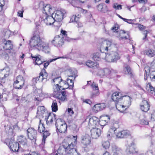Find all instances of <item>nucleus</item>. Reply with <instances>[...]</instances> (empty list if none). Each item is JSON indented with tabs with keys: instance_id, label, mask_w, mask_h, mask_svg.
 <instances>
[{
	"instance_id": "58",
	"label": "nucleus",
	"mask_w": 155,
	"mask_h": 155,
	"mask_svg": "<svg viewBox=\"0 0 155 155\" xmlns=\"http://www.w3.org/2000/svg\"><path fill=\"white\" fill-rule=\"evenodd\" d=\"M124 21H125L126 22H127V23H129V24H131L132 23V21L131 19H127L126 18H123L122 19Z\"/></svg>"
},
{
	"instance_id": "35",
	"label": "nucleus",
	"mask_w": 155,
	"mask_h": 155,
	"mask_svg": "<svg viewBox=\"0 0 155 155\" xmlns=\"http://www.w3.org/2000/svg\"><path fill=\"white\" fill-rule=\"evenodd\" d=\"M105 53H102L101 54H100L99 53H96L93 54V58L94 60L95 61H99L101 58H103L102 57L101 55H104L103 54Z\"/></svg>"
},
{
	"instance_id": "13",
	"label": "nucleus",
	"mask_w": 155,
	"mask_h": 155,
	"mask_svg": "<svg viewBox=\"0 0 155 155\" xmlns=\"http://www.w3.org/2000/svg\"><path fill=\"white\" fill-rule=\"evenodd\" d=\"M80 141L81 144L86 147L91 143V139L88 134H85L81 136Z\"/></svg>"
},
{
	"instance_id": "40",
	"label": "nucleus",
	"mask_w": 155,
	"mask_h": 155,
	"mask_svg": "<svg viewBox=\"0 0 155 155\" xmlns=\"http://www.w3.org/2000/svg\"><path fill=\"white\" fill-rule=\"evenodd\" d=\"M12 32L9 30L5 29L4 30L3 35L6 39L8 38L11 35Z\"/></svg>"
},
{
	"instance_id": "12",
	"label": "nucleus",
	"mask_w": 155,
	"mask_h": 155,
	"mask_svg": "<svg viewBox=\"0 0 155 155\" xmlns=\"http://www.w3.org/2000/svg\"><path fill=\"white\" fill-rule=\"evenodd\" d=\"M73 143L71 142L70 144L64 142L63 143V147L65 149V151L67 152V151L69 149L73 150H74L73 148L74 147L76 144L77 136H73Z\"/></svg>"
},
{
	"instance_id": "14",
	"label": "nucleus",
	"mask_w": 155,
	"mask_h": 155,
	"mask_svg": "<svg viewBox=\"0 0 155 155\" xmlns=\"http://www.w3.org/2000/svg\"><path fill=\"white\" fill-rule=\"evenodd\" d=\"M99 119L95 117H93L89 119L88 125L89 127H96L98 126Z\"/></svg>"
},
{
	"instance_id": "56",
	"label": "nucleus",
	"mask_w": 155,
	"mask_h": 155,
	"mask_svg": "<svg viewBox=\"0 0 155 155\" xmlns=\"http://www.w3.org/2000/svg\"><path fill=\"white\" fill-rule=\"evenodd\" d=\"M79 18L76 16V15L73 16L71 18V20L72 21H74L76 22H77L78 21Z\"/></svg>"
},
{
	"instance_id": "23",
	"label": "nucleus",
	"mask_w": 155,
	"mask_h": 155,
	"mask_svg": "<svg viewBox=\"0 0 155 155\" xmlns=\"http://www.w3.org/2000/svg\"><path fill=\"white\" fill-rule=\"evenodd\" d=\"M11 149L14 152L18 151L19 148V143L16 142L11 141L9 143Z\"/></svg>"
},
{
	"instance_id": "44",
	"label": "nucleus",
	"mask_w": 155,
	"mask_h": 155,
	"mask_svg": "<svg viewBox=\"0 0 155 155\" xmlns=\"http://www.w3.org/2000/svg\"><path fill=\"white\" fill-rule=\"evenodd\" d=\"M140 123L141 124L146 125L148 124V121L146 117H144L143 118H140Z\"/></svg>"
},
{
	"instance_id": "22",
	"label": "nucleus",
	"mask_w": 155,
	"mask_h": 155,
	"mask_svg": "<svg viewBox=\"0 0 155 155\" xmlns=\"http://www.w3.org/2000/svg\"><path fill=\"white\" fill-rule=\"evenodd\" d=\"M2 46L3 49L9 51L12 49L13 47V45L10 40L4 41L2 43Z\"/></svg>"
},
{
	"instance_id": "19",
	"label": "nucleus",
	"mask_w": 155,
	"mask_h": 155,
	"mask_svg": "<svg viewBox=\"0 0 155 155\" xmlns=\"http://www.w3.org/2000/svg\"><path fill=\"white\" fill-rule=\"evenodd\" d=\"M130 135V132L127 130H123L118 132L116 137L118 138L126 137Z\"/></svg>"
},
{
	"instance_id": "57",
	"label": "nucleus",
	"mask_w": 155,
	"mask_h": 155,
	"mask_svg": "<svg viewBox=\"0 0 155 155\" xmlns=\"http://www.w3.org/2000/svg\"><path fill=\"white\" fill-rule=\"evenodd\" d=\"M145 70L146 75L147 76V74H148H148L149 73L150 71V67L147 66H145Z\"/></svg>"
},
{
	"instance_id": "25",
	"label": "nucleus",
	"mask_w": 155,
	"mask_h": 155,
	"mask_svg": "<svg viewBox=\"0 0 155 155\" xmlns=\"http://www.w3.org/2000/svg\"><path fill=\"white\" fill-rule=\"evenodd\" d=\"M123 98L120 92H115L112 94L111 98L114 101H118Z\"/></svg>"
},
{
	"instance_id": "45",
	"label": "nucleus",
	"mask_w": 155,
	"mask_h": 155,
	"mask_svg": "<svg viewBox=\"0 0 155 155\" xmlns=\"http://www.w3.org/2000/svg\"><path fill=\"white\" fill-rule=\"evenodd\" d=\"M66 58V57H62L58 58H54V59H50V60H48L47 61V62L45 63H44V67L45 68H46L48 67V65L49 64V63H50L51 62H52L53 61H55L57 59H59V58Z\"/></svg>"
},
{
	"instance_id": "36",
	"label": "nucleus",
	"mask_w": 155,
	"mask_h": 155,
	"mask_svg": "<svg viewBox=\"0 0 155 155\" xmlns=\"http://www.w3.org/2000/svg\"><path fill=\"white\" fill-rule=\"evenodd\" d=\"M146 89L148 93L152 94L154 92V88L151 85L150 83H148L147 84Z\"/></svg>"
},
{
	"instance_id": "18",
	"label": "nucleus",
	"mask_w": 155,
	"mask_h": 155,
	"mask_svg": "<svg viewBox=\"0 0 155 155\" xmlns=\"http://www.w3.org/2000/svg\"><path fill=\"white\" fill-rule=\"evenodd\" d=\"M110 118L108 116H103L100 117L99 121V125L103 126L105 125L110 121Z\"/></svg>"
},
{
	"instance_id": "63",
	"label": "nucleus",
	"mask_w": 155,
	"mask_h": 155,
	"mask_svg": "<svg viewBox=\"0 0 155 155\" xmlns=\"http://www.w3.org/2000/svg\"><path fill=\"white\" fill-rule=\"evenodd\" d=\"M138 27L140 30H142L145 28V27L144 26L141 24H140L138 25Z\"/></svg>"
},
{
	"instance_id": "46",
	"label": "nucleus",
	"mask_w": 155,
	"mask_h": 155,
	"mask_svg": "<svg viewBox=\"0 0 155 155\" xmlns=\"http://www.w3.org/2000/svg\"><path fill=\"white\" fill-rule=\"evenodd\" d=\"M121 150L118 147L113 148L112 151L113 155H118L121 152Z\"/></svg>"
},
{
	"instance_id": "31",
	"label": "nucleus",
	"mask_w": 155,
	"mask_h": 155,
	"mask_svg": "<svg viewBox=\"0 0 155 155\" xmlns=\"http://www.w3.org/2000/svg\"><path fill=\"white\" fill-rule=\"evenodd\" d=\"M47 124L48 125H50L54 120L55 119V117L54 114L51 115V114H48V116L47 118H45Z\"/></svg>"
},
{
	"instance_id": "11",
	"label": "nucleus",
	"mask_w": 155,
	"mask_h": 155,
	"mask_svg": "<svg viewBox=\"0 0 155 155\" xmlns=\"http://www.w3.org/2000/svg\"><path fill=\"white\" fill-rule=\"evenodd\" d=\"M48 76V74L45 69L42 70L39 74V75L35 78H33L32 81L34 84L37 83V81H42L44 79H46Z\"/></svg>"
},
{
	"instance_id": "15",
	"label": "nucleus",
	"mask_w": 155,
	"mask_h": 155,
	"mask_svg": "<svg viewBox=\"0 0 155 155\" xmlns=\"http://www.w3.org/2000/svg\"><path fill=\"white\" fill-rule=\"evenodd\" d=\"M126 151L129 154L137 153L138 152V150L135 146V143L132 142L127 147Z\"/></svg>"
},
{
	"instance_id": "2",
	"label": "nucleus",
	"mask_w": 155,
	"mask_h": 155,
	"mask_svg": "<svg viewBox=\"0 0 155 155\" xmlns=\"http://www.w3.org/2000/svg\"><path fill=\"white\" fill-rule=\"evenodd\" d=\"M44 42H42L39 35H34L30 41V45L31 47H34L39 50L42 48V45Z\"/></svg>"
},
{
	"instance_id": "6",
	"label": "nucleus",
	"mask_w": 155,
	"mask_h": 155,
	"mask_svg": "<svg viewBox=\"0 0 155 155\" xmlns=\"http://www.w3.org/2000/svg\"><path fill=\"white\" fill-rule=\"evenodd\" d=\"M55 125L60 133H64L67 130V125L62 119H57L56 121Z\"/></svg>"
},
{
	"instance_id": "17",
	"label": "nucleus",
	"mask_w": 155,
	"mask_h": 155,
	"mask_svg": "<svg viewBox=\"0 0 155 155\" xmlns=\"http://www.w3.org/2000/svg\"><path fill=\"white\" fill-rule=\"evenodd\" d=\"M150 105L148 101L145 100H143L140 105V109L144 112H147L150 109Z\"/></svg>"
},
{
	"instance_id": "29",
	"label": "nucleus",
	"mask_w": 155,
	"mask_h": 155,
	"mask_svg": "<svg viewBox=\"0 0 155 155\" xmlns=\"http://www.w3.org/2000/svg\"><path fill=\"white\" fill-rule=\"evenodd\" d=\"M9 71L10 69L8 67L4 69L1 72H0V77H2V78L7 77L9 74Z\"/></svg>"
},
{
	"instance_id": "39",
	"label": "nucleus",
	"mask_w": 155,
	"mask_h": 155,
	"mask_svg": "<svg viewBox=\"0 0 155 155\" xmlns=\"http://www.w3.org/2000/svg\"><path fill=\"white\" fill-rule=\"evenodd\" d=\"M45 107L43 106H39L37 109V114L39 115H42L45 112Z\"/></svg>"
},
{
	"instance_id": "21",
	"label": "nucleus",
	"mask_w": 155,
	"mask_h": 155,
	"mask_svg": "<svg viewBox=\"0 0 155 155\" xmlns=\"http://www.w3.org/2000/svg\"><path fill=\"white\" fill-rule=\"evenodd\" d=\"M111 72V71L110 69L106 68L103 70H99L98 72L97 75L101 77L102 78L105 75L110 74Z\"/></svg>"
},
{
	"instance_id": "53",
	"label": "nucleus",
	"mask_w": 155,
	"mask_h": 155,
	"mask_svg": "<svg viewBox=\"0 0 155 155\" xmlns=\"http://www.w3.org/2000/svg\"><path fill=\"white\" fill-rule=\"evenodd\" d=\"M61 80H62V79L60 77L55 78L52 80L53 82H56V83L58 82L59 84V82Z\"/></svg>"
},
{
	"instance_id": "33",
	"label": "nucleus",
	"mask_w": 155,
	"mask_h": 155,
	"mask_svg": "<svg viewBox=\"0 0 155 155\" xmlns=\"http://www.w3.org/2000/svg\"><path fill=\"white\" fill-rule=\"evenodd\" d=\"M42 48L39 49V50H42L45 53H49L50 51V48L48 44L44 42L42 45Z\"/></svg>"
},
{
	"instance_id": "54",
	"label": "nucleus",
	"mask_w": 155,
	"mask_h": 155,
	"mask_svg": "<svg viewBox=\"0 0 155 155\" xmlns=\"http://www.w3.org/2000/svg\"><path fill=\"white\" fill-rule=\"evenodd\" d=\"M5 4V2L4 0H0V12L2 10V8Z\"/></svg>"
},
{
	"instance_id": "30",
	"label": "nucleus",
	"mask_w": 155,
	"mask_h": 155,
	"mask_svg": "<svg viewBox=\"0 0 155 155\" xmlns=\"http://www.w3.org/2000/svg\"><path fill=\"white\" fill-rule=\"evenodd\" d=\"M18 140L20 143L23 146L27 145V141L25 137L21 135L18 137Z\"/></svg>"
},
{
	"instance_id": "62",
	"label": "nucleus",
	"mask_w": 155,
	"mask_h": 155,
	"mask_svg": "<svg viewBox=\"0 0 155 155\" xmlns=\"http://www.w3.org/2000/svg\"><path fill=\"white\" fill-rule=\"evenodd\" d=\"M150 67L151 68L155 69V60H154L150 64Z\"/></svg>"
},
{
	"instance_id": "28",
	"label": "nucleus",
	"mask_w": 155,
	"mask_h": 155,
	"mask_svg": "<svg viewBox=\"0 0 155 155\" xmlns=\"http://www.w3.org/2000/svg\"><path fill=\"white\" fill-rule=\"evenodd\" d=\"M31 57L34 61L35 60V62H34L35 65H40L42 63L43 61L41 60V56L40 55L33 56L31 55Z\"/></svg>"
},
{
	"instance_id": "64",
	"label": "nucleus",
	"mask_w": 155,
	"mask_h": 155,
	"mask_svg": "<svg viewBox=\"0 0 155 155\" xmlns=\"http://www.w3.org/2000/svg\"><path fill=\"white\" fill-rule=\"evenodd\" d=\"M68 110L70 115H72L74 114V112L71 108H68Z\"/></svg>"
},
{
	"instance_id": "47",
	"label": "nucleus",
	"mask_w": 155,
	"mask_h": 155,
	"mask_svg": "<svg viewBox=\"0 0 155 155\" xmlns=\"http://www.w3.org/2000/svg\"><path fill=\"white\" fill-rule=\"evenodd\" d=\"M59 84L60 85L59 86V88H60V86H62V87L61 88V90H62L63 89H62V87H65L67 86V80L66 81H64L62 80H62H61L59 82Z\"/></svg>"
},
{
	"instance_id": "61",
	"label": "nucleus",
	"mask_w": 155,
	"mask_h": 155,
	"mask_svg": "<svg viewBox=\"0 0 155 155\" xmlns=\"http://www.w3.org/2000/svg\"><path fill=\"white\" fill-rule=\"evenodd\" d=\"M137 1L139 3L143 4L146 3L147 2V0H137Z\"/></svg>"
},
{
	"instance_id": "9",
	"label": "nucleus",
	"mask_w": 155,
	"mask_h": 155,
	"mask_svg": "<svg viewBox=\"0 0 155 155\" xmlns=\"http://www.w3.org/2000/svg\"><path fill=\"white\" fill-rule=\"evenodd\" d=\"M64 38L61 35H58L54 37L51 41L52 45L56 47H60L64 44Z\"/></svg>"
},
{
	"instance_id": "37",
	"label": "nucleus",
	"mask_w": 155,
	"mask_h": 155,
	"mask_svg": "<svg viewBox=\"0 0 155 155\" xmlns=\"http://www.w3.org/2000/svg\"><path fill=\"white\" fill-rule=\"evenodd\" d=\"M124 71L125 74H128L130 76L132 75V70L130 67L127 65H125Z\"/></svg>"
},
{
	"instance_id": "41",
	"label": "nucleus",
	"mask_w": 155,
	"mask_h": 155,
	"mask_svg": "<svg viewBox=\"0 0 155 155\" xmlns=\"http://www.w3.org/2000/svg\"><path fill=\"white\" fill-rule=\"evenodd\" d=\"M45 130L44 124L41 123V120H40L39 124L38 126V131L40 133L43 132Z\"/></svg>"
},
{
	"instance_id": "42",
	"label": "nucleus",
	"mask_w": 155,
	"mask_h": 155,
	"mask_svg": "<svg viewBox=\"0 0 155 155\" xmlns=\"http://www.w3.org/2000/svg\"><path fill=\"white\" fill-rule=\"evenodd\" d=\"M116 128L112 127L110 128L109 131V134H107V136H110L111 137L113 136L115 133V131L116 130Z\"/></svg>"
},
{
	"instance_id": "26",
	"label": "nucleus",
	"mask_w": 155,
	"mask_h": 155,
	"mask_svg": "<svg viewBox=\"0 0 155 155\" xmlns=\"http://www.w3.org/2000/svg\"><path fill=\"white\" fill-rule=\"evenodd\" d=\"M53 12L51 6L49 4H47L43 7L42 14H46L47 15H49Z\"/></svg>"
},
{
	"instance_id": "51",
	"label": "nucleus",
	"mask_w": 155,
	"mask_h": 155,
	"mask_svg": "<svg viewBox=\"0 0 155 155\" xmlns=\"http://www.w3.org/2000/svg\"><path fill=\"white\" fill-rule=\"evenodd\" d=\"M91 86L93 90H98V85H97L94 82H93V84L91 85Z\"/></svg>"
},
{
	"instance_id": "4",
	"label": "nucleus",
	"mask_w": 155,
	"mask_h": 155,
	"mask_svg": "<svg viewBox=\"0 0 155 155\" xmlns=\"http://www.w3.org/2000/svg\"><path fill=\"white\" fill-rule=\"evenodd\" d=\"M111 30L113 32H115V35L119 38V39L122 40H127V42H130V40L128 38H129V36L128 33H126L124 31L120 30L119 31H117L118 28L114 27L111 28Z\"/></svg>"
},
{
	"instance_id": "55",
	"label": "nucleus",
	"mask_w": 155,
	"mask_h": 155,
	"mask_svg": "<svg viewBox=\"0 0 155 155\" xmlns=\"http://www.w3.org/2000/svg\"><path fill=\"white\" fill-rule=\"evenodd\" d=\"M122 5H118L117 4H115L113 6L114 8L116 10L120 9L122 8Z\"/></svg>"
},
{
	"instance_id": "43",
	"label": "nucleus",
	"mask_w": 155,
	"mask_h": 155,
	"mask_svg": "<svg viewBox=\"0 0 155 155\" xmlns=\"http://www.w3.org/2000/svg\"><path fill=\"white\" fill-rule=\"evenodd\" d=\"M51 107L52 108V111L54 112H56L58 110V105L56 101H53Z\"/></svg>"
},
{
	"instance_id": "59",
	"label": "nucleus",
	"mask_w": 155,
	"mask_h": 155,
	"mask_svg": "<svg viewBox=\"0 0 155 155\" xmlns=\"http://www.w3.org/2000/svg\"><path fill=\"white\" fill-rule=\"evenodd\" d=\"M149 33V31L147 30H145L143 32V35H144V37L143 38V39L144 40L147 37V34Z\"/></svg>"
},
{
	"instance_id": "49",
	"label": "nucleus",
	"mask_w": 155,
	"mask_h": 155,
	"mask_svg": "<svg viewBox=\"0 0 155 155\" xmlns=\"http://www.w3.org/2000/svg\"><path fill=\"white\" fill-rule=\"evenodd\" d=\"M50 134V133L48 131L46 130L43 133V139H42V141H43L44 143H45V139L47 137L49 136Z\"/></svg>"
},
{
	"instance_id": "24",
	"label": "nucleus",
	"mask_w": 155,
	"mask_h": 155,
	"mask_svg": "<svg viewBox=\"0 0 155 155\" xmlns=\"http://www.w3.org/2000/svg\"><path fill=\"white\" fill-rule=\"evenodd\" d=\"M70 78H67V86L65 87H62V89H66L69 88L70 89H71L73 88L74 86V82L73 81L72 79L73 76H69Z\"/></svg>"
},
{
	"instance_id": "52",
	"label": "nucleus",
	"mask_w": 155,
	"mask_h": 155,
	"mask_svg": "<svg viewBox=\"0 0 155 155\" xmlns=\"http://www.w3.org/2000/svg\"><path fill=\"white\" fill-rule=\"evenodd\" d=\"M9 53H10L11 55L13 56V58H16L15 56L16 54V52L12 49L9 50L8 51ZM15 58H14V59Z\"/></svg>"
},
{
	"instance_id": "27",
	"label": "nucleus",
	"mask_w": 155,
	"mask_h": 155,
	"mask_svg": "<svg viewBox=\"0 0 155 155\" xmlns=\"http://www.w3.org/2000/svg\"><path fill=\"white\" fill-rule=\"evenodd\" d=\"M86 64L87 66L90 68H98L99 67V65L97 62L94 63L90 60L87 61L86 62Z\"/></svg>"
},
{
	"instance_id": "5",
	"label": "nucleus",
	"mask_w": 155,
	"mask_h": 155,
	"mask_svg": "<svg viewBox=\"0 0 155 155\" xmlns=\"http://www.w3.org/2000/svg\"><path fill=\"white\" fill-rule=\"evenodd\" d=\"M122 99L124 100V101L123 103V105H118L116 106V108L118 107L119 109L118 110L121 112H123L124 110L128 108L131 104V98L128 96H123Z\"/></svg>"
},
{
	"instance_id": "20",
	"label": "nucleus",
	"mask_w": 155,
	"mask_h": 155,
	"mask_svg": "<svg viewBox=\"0 0 155 155\" xmlns=\"http://www.w3.org/2000/svg\"><path fill=\"white\" fill-rule=\"evenodd\" d=\"M106 106L104 103L99 104H96L92 108L93 111L95 113H97L104 109Z\"/></svg>"
},
{
	"instance_id": "32",
	"label": "nucleus",
	"mask_w": 155,
	"mask_h": 155,
	"mask_svg": "<svg viewBox=\"0 0 155 155\" xmlns=\"http://www.w3.org/2000/svg\"><path fill=\"white\" fill-rule=\"evenodd\" d=\"M97 8L99 11L104 13L107 12L108 10L107 7L106 6L104 7L102 4H99L97 5Z\"/></svg>"
},
{
	"instance_id": "3",
	"label": "nucleus",
	"mask_w": 155,
	"mask_h": 155,
	"mask_svg": "<svg viewBox=\"0 0 155 155\" xmlns=\"http://www.w3.org/2000/svg\"><path fill=\"white\" fill-rule=\"evenodd\" d=\"M59 87V85L58 84H57L55 86V88H54V95L56 96L57 97L63 101H67V99L65 91H60V90H61V88L62 87V86H60V88Z\"/></svg>"
},
{
	"instance_id": "50",
	"label": "nucleus",
	"mask_w": 155,
	"mask_h": 155,
	"mask_svg": "<svg viewBox=\"0 0 155 155\" xmlns=\"http://www.w3.org/2000/svg\"><path fill=\"white\" fill-rule=\"evenodd\" d=\"M102 145L104 148L107 149L109 148L110 146V143L108 141H104L103 142Z\"/></svg>"
},
{
	"instance_id": "16",
	"label": "nucleus",
	"mask_w": 155,
	"mask_h": 155,
	"mask_svg": "<svg viewBox=\"0 0 155 155\" xmlns=\"http://www.w3.org/2000/svg\"><path fill=\"white\" fill-rule=\"evenodd\" d=\"M91 136L92 138L96 139L101 134V130L100 129L97 127H92L91 130Z\"/></svg>"
},
{
	"instance_id": "48",
	"label": "nucleus",
	"mask_w": 155,
	"mask_h": 155,
	"mask_svg": "<svg viewBox=\"0 0 155 155\" xmlns=\"http://www.w3.org/2000/svg\"><path fill=\"white\" fill-rule=\"evenodd\" d=\"M25 81L23 77L21 75H19L17 76L16 78V80L14 81V83L15 84H17V83L20 81Z\"/></svg>"
},
{
	"instance_id": "8",
	"label": "nucleus",
	"mask_w": 155,
	"mask_h": 155,
	"mask_svg": "<svg viewBox=\"0 0 155 155\" xmlns=\"http://www.w3.org/2000/svg\"><path fill=\"white\" fill-rule=\"evenodd\" d=\"M27 132L28 138L31 140L32 143L35 144L37 137L36 130L32 128H29L27 130Z\"/></svg>"
},
{
	"instance_id": "38",
	"label": "nucleus",
	"mask_w": 155,
	"mask_h": 155,
	"mask_svg": "<svg viewBox=\"0 0 155 155\" xmlns=\"http://www.w3.org/2000/svg\"><path fill=\"white\" fill-rule=\"evenodd\" d=\"M145 54L150 57H155V51L151 49L147 50L146 51Z\"/></svg>"
},
{
	"instance_id": "34",
	"label": "nucleus",
	"mask_w": 155,
	"mask_h": 155,
	"mask_svg": "<svg viewBox=\"0 0 155 155\" xmlns=\"http://www.w3.org/2000/svg\"><path fill=\"white\" fill-rule=\"evenodd\" d=\"M25 82V81H20L17 83L16 85L13 83V87L16 89H21L24 86Z\"/></svg>"
},
{
	"instance_id": "60",
	"label": "nucleus",
	"mask_w": 155,
	"mask_h": 155,
	"mask_svg": "<svg viewBox=\"0 0 155 155\" xmlns=\"http://www.w3.org/2000/svg\"><path fill=\"white\" fill-rule=\"evenodd\" d=\"M151 118L153 121H155V111H154L152 114Z\"/></svg>"
},
{
	"instance_id": "1",
	"label": "nucleus",
	"mask_w": 155,
	"mask_h": 155,
	"mask_svg": "<svg viewBox=\"0 0 155 155\" xmlns=\"http://www.w3.org/2000/svg\"><path fill=\"white\" fill-rule=\"evenodd\" d=\"M112 43V41L110 40H105L101 43L100 48V51L105 55V59L108 62H115L120 58L118 52L116 51H111L106 54V52L108 51V48L110 47Z\"/></svg>"
},
{
	"instance_id": "10",
	"label": "nucleus",
	"mask_w": 155,
	"mask_h": 155,
	"mask_svg": "<svg viewBox=\"0 0 155 155\" xmlns=\"http://www.w3.org/2000/svg\"><path fill=\"white\" fill-rule=\"evenodd\" d=\"M41 18L47 25H51L54 23L55 21L52 15L50 16L46 14H42Z\"/></svg>"
},
{
	"instance_id": "7",
	"label": "nucleus",
	"mask_w": 155,
	"mask_h": 155,
	"mask_svg": "<svg viewBox=\"0 0 155 155\" xmlns=\"http://www.w3.org/2000/svg\"><path fill=\"white\" fill-rule=\"evenodd\" d=\"M65 13L64 10H57L52 13V15L55 21L60 22L63 19L64 15Z\"/></svg>"
}]
</instances>
